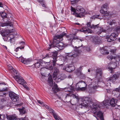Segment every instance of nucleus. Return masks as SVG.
Here are the masks:
<instances>
[{"label":"nucleus","instance_id":"338daca9","mask_svg":"<svg viewBox=\"0 0 120 120\" xmlns=\"http://www.w3.org/2000/svg\"><path fill=\"white\" fill-rule=\"evenodd\" d=\"M75 50V51H76L78 53L79 52V50H77V49L76 50Z\"/></svg>","mask_w":120,"mask_h":120},{"label":"nucleus","instance_id":"ea45409f","mask_svg":"<svg viewBox=\"0 0 120 120\" xmlns=\"http://www.w3.org/2000/svg\"><path fill=\"white\" fill-rule=\"evenodd\" d=\"M100 15H94L91 17V18L93 19H95V18H98L99 19H100L99 17Z\"/></svg>","mask_w":120,"mask_h":120},{"label":"nucleus","instance_id":"4c0bfd02","mask_svg":"<svg viewBox=\"0 0 120 120\" xmlns=\"http://www.w3.org/2000/svg\"><path fill=\"white\" fill-rule=\"evenodd\" d=\"M99 24H98L96 25H94V24H92V27L91 28L94 29H96V28L98 27L99 26Z\"/></svg>","mask_w":120,"mask_h":120},{"label":"nucleus","instance_id":"4d7b16f0","mask_svg":"<svg viewBox=\"0 0 120 120\" xmlns=\"http://www.w3.org/2000/svg\"><path fill=\"white\" fill-rule=\"evenodd\" d=\"M2 46V47L3 48H5L6 49H7V47L6 46H5L4 45H3Z\"/></svg>","mask_w":120,"mask_h":120},{"label":"nucleus","instance_id":"f704fd0d","mask_svg":"<svg viewBox=\"0 0 120 120\" xmlns=\"http://www.w3.org/2000/svg\"><path fill=\"white\" fill-rule=\"evenodd\" d=\"M96 71L97 74L98 75L99 74L100 75H101L102 73L101 70L100 69H97Z\"/></svg>","mask_w":120,"mask_h":120},{"label":"nucleus","instance_id":"6ab92c4d","mask_svg":"<svg viewBox=\"0 0 120 120\" xmlns=\"http://www.w3.org/2000/svg\"><path fill=\"white\" fill-rule=\"evenodd\" d=\"M117 102L116 100H115L114 98H112L110 100V103L112 107H114L116 105Z\"/></svg>","mask_w":120,"mask_h":120},{"label":"nucleus","instance_id":"bf43d9fd","mask_svg":"<svg viewBox=\"0 0 120 120\" xmlns=\"http://www.w3.org/2000/svg\"><path fill=\"white\" fill-rule=\"evenodd\" d=\"M45 107L48 110L50 108L49 107L48 105H47L45 106Z\"/></svg>","mask_w":120,"mask_h":120},{"label":"nucleus","instance_id":"6e6d98bb","mask_svg":"<svg viewBox=\"0 0 120 120\" xmlns=\"http://www.w3.org/2000/svg\"><path fill=\"white\" fill-rule=\"evenodd\" d=\"M58 87L57 85L56 84H55L54 86L52 88H57Z\"/></svg>","mask_w":120,"mask_h":120},{"label":"nucleus","instance_id":"a18cd8bd","mask_svg":"<svg viewBox=\"0 0 120 120\" xmlns=\"http://www.w3.org/2000/svg\"><path fill=\"white\" fill-rule=\"evenodd\" d=\"M87 26L88 27H89L90 28H91L92 27V25H91V22H87Z\"/></svg>","mask_w":120,"mask_h":120},{"label":"nucleus","instance_id":"09e8293b","mask_svg":"<svg viewBox=\"0 0 120 120\" xmlns=\"http://www.w3.org/2000/svg\"><path fill=\"white\" fill-rule=\"evenodd\" d=\"M116 51V50L115 49H112L110 51L113 53H115Z\"/></svg>","mask_w":120,"mask_h":120},{"label":"nucleus","instance_id":"79ce46f5","mask_svg":"<svg viewBox=\"0 0 120 120\" xmlns=\"http://www.w3.org/2000/svg\"><path fill=\"white\" fill-rule=\"evenodd\" d=\"M115 22V20H112V21H109L107 22V23H108L110 25H112L113 24H114Z\"/></svg>","mask_w":120,"mask_h":120},{"label":"nucleus","instance_id":"2f4dec72","mask_svg":"<svg viewBox=\"0 0 120 120\" xmlns=\"http://www.w3.org/2000/svg\"><path fill=\"white\" fill-rule=\"evenodd\" d=\"M52 91L54 93L57 92L60 90V89L58 87L57 88H52Z\"/></svg>","mask_w":120,"mask_h":120},{"label":"nucleus","instance_id":"de8ad7c7","mask_svg":"<svg viewBox=\"0 0 120 120\" xmlns=\"http://www.w3.org/2000/svg\"><path fill=\"white\" fill-rule=\"evenodd\" d=\"M107 58L109 59L112 60L113 59V57L112 56H107Z\"/></svg>","mask_w":120,"mask_h":120},{"label":"nucleus","instance_id":"58836bf2","mask_svg":"<svg viewBox=\"0 0 120 120\" xmlns=\"http://www.w3.org/2000/svg\"><path fill=\"white\" fill-rule=\"evenodd\" d=\"M20 43V44H22L23 45L22 46V47L20 46L19 47H18V48L20 49H23L24 48V45L25 44L24 42V41H22V42H21Z\"/></svg>","mask_w":120,"mask_h":120},{"label":"nucleus","instance_id":"864d4df0","mask_svg":"<svg viewBox=\"0 0 120 120\" xmlns=\"http://www.w3.org/2000/svg\"><path fill=\"white\" fill-rule=\"evenodd\" d=\"M53 68V67L52 66H50L48 67V69L49 70H52Z\"/></svg>","mask_w":120,"mask_h":120},{"label":"nucleus","instance_id":"9b49d317","mask_svg":"<svg viewBox=\"0 0 120 120\" xmlns=\"http://www.w3.org/2000/svg\"><path fill=\"white\" fill-rule=\"evenodd\" d=\"M14 30L13 29L11 30H2L1 32L0 33L2 36L6 37L10 33L13 32Z\"/></svg>","mask_w":120,"mask_h":120},{"label":"nucleus","instance_id":"cd10ccee","mask_svg":"<svg viewBox=\"0 0 120 120\" xmlns=\"http://www.w3.org/2000/svg\"><path fill=\"white\" fill-rule=\"evenodd\" d=\"M82 81V82H83L84 84L85 85V87H79L78 88V89L79 90H80L82 91H84L86 89V84L84 82V81Z\"/></svg>","mask_w":120,"mask_h":120},{"label":"nucleus","instance_id":"e433bc0d","mask_svg":"<svg viewBox=\"0 0 120 120\" xmlns=\"http://www.w3.org/2000/svg\"><path fill=\"white\" fill-rule=\"evenodd\" d=\"M34 65L35 68H39L40 66V63L39 62H37L34 64Z\"/></svg>","mask_w":120,"mask_h":120},{"label":"nucleus","instance_id":"20e7f679","mask_svg":"<svg viewBox=\"0 0 120 120\" xmlns=\"http://www.w3.org/2000/svg\"><path fill=\"white\" fill-rule=\"evenodd\" d=\"M108 8V4L105 3L101 7V9L100 11L101 13L104 14V16H108L109 15H111L110 12L107 11Z\"/></svg>","mask_w":120,"mask_h":120},{"label":"nucleus","instance_id":"2eb2a0df","mask_svg":"<svg viewBox=\"0 0 120 120\" xmlns=\"http://www.w3.org/2000/svg\"><path fill=\"white\" fill-rule=\"evenodd\" d=\"M67 92H69L68 94H66V98L67 96H71L72 95V92L74 90V87L72 86H70L67 88Z\"/></svg>","mask_w":120,"mask_h":120},{"label":"nucleus","instance_id":"39448f33","mask_svg":"<svg viewBox=\"0 0 120 120\" xmlns=\"http://www.w3.org/2000/svg\"><path fill=\"white\" fill-rule=\"evenodd\" d=\"M66 34V33L63 32L60 35H56L54 37L53 41L51 45H49V47H51V46L55 43L59 42L60 41V39L62 38Z\"/></svg>","mask_w":120,"mask_h":120},{"label":"nucleus","instance_id":"c9c22d12","mask_svg":"<svg viewBox=\"0 0 120 120\" xmlns=\"http://www.w3.org/2000/svg\"><path fill=\"white\" fill-rule=\"evenodd\" d=\"M1 17L3 19L6 18L7 17L6 16V14L5 12L2 13L1 15Z\"/></svg>","mask_w":120,"mask_h":120},{"label":"nucleus","instance_id":"423d86ee","mask_svg":"<svg viewBox=\"0 0 120 120\" xmlns=\"http://www.w3.org/2000/svg\"><path fill=\"white\" fill-rule=\"evenodd\" d=\"M76 10L78 12L77 13L79 16L78 17L81 18L84 16L85 10L82 7L77 6L76 7Z\"/></svg>","mask_w":120,"mask_h":120},{"label":"nucleus","instance_id":"680f3d73","mask_svg":"<svg viewBox=\"0 0 120 120\" xmlns=\"http://www.w3.org/2000/svg\"><path fill=\"white\" fill-rule=\"evenodd\" d=\"M24 119L25 120H29L28 118L27 117H24Z\"/></svg>","mask_w":120,"mask_h":120},{"label":"nucleus","instance_id":"5701e85b","mask_svg":"<svg viewBox=\"0 0 120 120\" xmlns=\"http://www.w3.org/2000/svg\"><path fill=\"white\" fill-rule=\"evenodd\" d=\"M109 104L108 101H107L105 100L104 101L102 102L99 103V105L101 107H103L105 106L108 105Z\"/></svg>","mask_w":120,"mask_h":120},{"label":"nucleus","instance_id":"c85d7f7f","mask_svg":"<svg viewBox=\"0 0 120 120\" xmlns=\"http://www.w3.org/2000/svg\"><path fill=\"white\" fill-rule=\"evenodd\" d=\"M68 69H69L71 71H73L75 69V67L74 66H72L71 67H69V66H68L67 67L64 68H63V69L64 70H68Z\"/></svg>","mask_w":120,"mask_h":120},{"label":"nucleus","instance_id":"5fc2aeb1","mask_svg":"<svg viewBox=\"0 0 120 120\" xmlns=\"http://www.w3.org/2000/svg\"><path fill=\"white\" fill-rule=\"evenodd\" d=\"M115 90L116 91H119L120 90V89L119 88H116L115 89Z\"/></svg>","mask_w":120,"mask_h":120},{"label":"nucleus","instance_id":"0e129e2a","mask_svg":"<svg viewBox=\"0 0 120 120\" xmlns=\"http://www.w3.org/2000/svg\"><path fill=\"white\" fill-rule=\"evenodd\" d=\"M82 66H80V67L79 68V69H80V70H82Z\"/></svg>","mask_w":120,"mask_h":120},{"label":"nucleus","instance_id":"ddd939ff","mask_svg":"<svg viewBox=\"0 0 120 120\" xmlns=\"http://www.w3.org/2000/svg\"><path fill=\"white\" fill-rule=\"evenodd\" d=\"M19 57V60L25 64H28L31 61V60L30 59H26L21 56Z\"/></svg>","mask_w":120,"mask_h":120},{"label":"nucleus","instance_id":"69168bd1","mask_svg":"<svg viewBox=\"0 0 120 120\" xmlns=\"http://www.w3.org/2000/svg\"><path fill=\"white\" fill-rule=\"evenodd\" d=\"M97 86H93V88L94 89H96L97 88Z\"/></svg>","mask_w":120,"mask_h":120},{"label":"nucleus","instance_id":"37998d69","mask_svg":"<svg viewBox=\"0 0 120 120\" xmlns=\"http://www.w3.org/2000/svg\"><path fill=\"white\" fill-rule=\"evenodd\" d=\"M66 78V75H64L61 76L60 78L61 80H64Z\"/></svg>","mask_w":120,"mask_h":120},{"label":"nucleus","instance_id":"49530a36","mask_svg":"<svg viewBox=\"0 0 120 120\" xmlns=\"http://www.w3.org/2000/svg\"><path fill=\"white\" fill-rule=\"evenodd\" d=\"M76 74L78 76L83 75V73L81 71H79L77 72Z\"/></svg>","mask_w":120,"mask_h":120},{"label":"nucleus","instance_id":"e2e57ef3","mask_svg":"<svg viewBox=\"0 0 120 120\" xmlns=\"http://www.w3.org/2000/svg\"><path fill=\"white\" fill-rule=\"evenodd\" d=\"M0 7H3V4H2L1 3H0Z\"/></svg>","mask_w":120,"mask_h":120},{"label":"nucleus","instance_id":"393cba45","mask_svg":"<svg viewBox=\"0 0 120 120\" xmlns=\"http://www.w3.org/2000/svg\"><path fill=\"white\" fill-rule=\"evenodd\" d=\"M81 31L85 33H89L90 32V30L89 28H83L81 30Z\"/></svg>","mask_w":120,"mask_h":120},{"label":"nucleus","instance_id":"412c9836","mask_svg":"<svg viewBox=\"0 0 120 120\" xmlns=\"http://www.w3.org/2000/svg\"><path fill=\"white\" fill-rule=\"evenodd\" d=\"M97 116L99 117L101 120H104L103 117V113L100 111H99L97 113Z\"/></svg>","mask_w":120,"mask_h":120},{"label":"nucleus","instance_id":"0eeeda50","mask_svg":"<svg viewBox=\"0 0 120 120\" xmlns=\"http://www.w3.org/2000/svg\"><path fill=\"white\" fill-rule=\"evenodd\" d=\"M9 97L11 100L15 102L18 101L19 100V96L14 93L11 92L9 94Z\"/></svg>","mask_w":120,"mask_h":120},{"label":"nucleus","instance_id":"72a5a7b5","mask_svg":"<svg viewBox=\"0 0 120 120\" xmlns=\"http://www.w3.org/2000/svg\"><path fill=\"white\" fill-rule=\"evenodd\" d=\"M101 51L102 53L104 55L108 54L109 53V52L107 51V50L106 49H102Z\"/></svg>","mask_w":120,"mask_h":120},{"label":"nucleus","instance_id":"3c124183","mask_svg":"<svg viewBox=\"0 0 120 120\" xmlns=\"http://www.w3.org/2000/svg\"><path fill=\"white\" fill-rule=\"evenodd\" d=\"M41 5L43 7L45 8H46L45 4V3L43 2L41 4Z\"/></svg>","mask_w":120,"mask_h":120},{"label":"nucleus","instance_id":"8fccbe9b","mask_svg":"<svg viewBox=\"0 0 120 120\" xmlns=\"http://www.w3.org/2000/svg\"><path fill=\"white\" fill-rule=\"evenodd\" d=\"M72 96V97H73V98H78V97L76 95L74 94H72L71 95Z\"/></svg>","mask_w":120,"mask_h":120},{"label":"nucleus","instance_id":"1a4fd4ad","mask_svg":"<svg viewBox=\"0 0 120 120\" xmlns=\"http://www.w3.org/2000/svg\"><path fill=\"white\" fill-rule=\"evenodd\" d=\"M116 36L115 33H112L111 34L110 36H107L106 38L107 39V41L108 42H110L115 40Z\"/></svg>","mask_w":120,"mask_h":120},{"label":"nucleus","instance_id":"a878e982","mask_svg":"<svg viewBox=\"0 0 120 120\" xmlns=\"http://www.w3.org/2000/svg\"><path fill=\"white\" fill-rule=\"evenodd\" d=\"M48 81L49 83L50 84V86H52L53 85V83L51 75H50L49 76Z\"/></svg>","mask_w":120,"mask_h":120},{"label":"nucleus","instance_id":"c03bdc74","mask_svg":"<svg viewBox=\"0 0 120 120\" xmlns=\"http://www.w3.org/2000/svg\"><path fill=\"white\" fill-rule=\"evenodd\" d=\"M57 74L55 73L54 74L53 73L52 75V77L54 80H55L56 78Z\"/></svg>","mask_w":120,"mask_h":120},{"label":"nucleus","instance_id":"bb28decb","mask_svg":"<svg viewBox=\"0 0 120 120\" xmlns=\"http://www.w3.org/2000/svg\"><path fill=\"white\" fill-rule=\"evenodd\" d=\"M19 110L20 112V114L21 115L25 114L26 113V111L24 110L23 108L19 109Z\"/></svg>","mask_w":120,"mask_h":120},{"label":"nucleus","instance_id":"f8f14e48","mask_svg":"<svg viewBox=\"0 0 120 120\" xmlns=\"http://www.w3.org/2000/svg\"><path fill=\"white\" fill-rule=\"evenodd\" d=\"M49 112L52 113V115L56 120H62L60 117L55 113L54 111L51 108L48 110Z\"/></svg>","mask_w":120,"mask_h":120},{"label":"nucleus","instance_id":"a19ab883","mask_svg":"<svg viewBox=\"0 0 120 120\" xmlns=\"http://www.w3.org/2000/svg\"><path fill=\"white\" fill-rule=\"evenodd\" d=\"M71 2L72 4H74L77 3L79 1L78 0H71Z\"/></svg>","mask_w":120,"mask_h":120},{"label":"nucleus","instance_id":"774afa93","mask_svg":"<svg viewBox=\"0 0 120 120\" xmlns=\"http://www.w3.org/2000/svg\"><path fill=\"white\" fill-rule=\"evenodd\" d=\"M49 57V56L48 55V54L46 55V57Z\"/></svg>","mask_w":120,"mask_h":120},{"label":"nucleus","instance_id":"7c9ffc66","mask_svg":"<svg viewBox=\"0 0 120 120\" xmlns=\"http://www.w3.org/2000/svg\"><path fill=\"white\" fill-rule=\"evenodd\" d=\"M12 71V72H11V73L14 74V76H13V77L14 79L15 77H16L19 76L18 75V73L17 71L15 70L14 72H13V71Z\"/></svg>","mask_w":120,"mask_h":120},{"label":"nucleus","instance_id":"7ed1b4c3","mask_svg":"<svg viewBox=\"0 0 120 120\" xmlns=\"http://www.w3.org/2000/svg\"><path fill=\"white\" fill-rule=\"evenodd\" d=\"M15 79L19 84L22 85L27 90H29V88L26 85V84L24 79L21 76H17L15 78Z\"/></svg>","mask_w":120,"mask_h":120},{"label":"nucleus","instance_id":"6e6552de","mask_svg":"<svg viewBox=\"0 0 120 120\" xmlns=\"http://www.w3.org/2000/svg\"><path fill=\"white\" fill-rule=\"evenodd\" d=\"M14 38V36L13 34H11L7 37H4L3 39L4 41L10 42V43H12L15 41Z\"/></svg>","mask_w":120,"mask_h":120},{"label":"nucleus","instance_id":"473e14b6","mask_svg":"<svg viewBox=\"0 0 120 120\" xmlns=\"http://www.w3.org/2000/svg\"><path fill=\"white\" fill-rule=\"evenodd\" d=\"M8 70L10 71L11 72H12V71H13V72H14L15 71V69L13 68V67L10 65H8Z\"/></svg>","mask_w":120,"mask_h":120},{"label":"nucleus","instance_id":"f257e3e1","mask_svg":"<svg viewBox=\"0 0 120 120\" xmlns=\"http://www.w3.org/2000/svg\"><path fill=\"white\" fill-rule=\"evenodd\" d=\"M79 105L86 108H92V112L94 114L99 110L101 107L99 104L94 106L92 98L89 97L85 98L83 103H81Z\"/></svg>","mask_w":120,"mask_h":120},{"label":"nucleus","instance_id":"dca6fc26","mask_svg":"<svg viewBox=\"0 0 120 120\" xmlns=\"http://www.w3.org/2000/svg\"><path fill=\"white\" fill-rule=\"evenodd\" d=\"M118 75L115 74L113 75L112 77H110L108 79V81H110L113 83L115 82L118 78Z\"/></svg>","mask_w":120,"mask_h":120},{"label":"nucleus","instance_id":"603ef678","mask_svg":"<svg viewBox=\"0 0 120 120\" xmlns=\"http://www.w3.org/2000/svg\"><path fill=\"white\" fill-rule=\"evenodd\" d=\"M1 116H2L3 118V119H4V118H5V115H0V120L1 119Z\"/></svg>","mask_w":120,"mask_h":120},{"label":"nucleus","instance_id":"4be33fe9","mask_svg":"<svg viewBox=\"0 0 120 120\" xmlns=\"http://www.w3.org/2000/svg\"><path fill=\"white\" fill-rule=\"evenodd\" d=\"M71 11L73 12V15H74L75 16L77 17V16H79L78 15L77 13L76 12V9L74 8L72 6L71 7Z\"/></svg>","mask_w":120,"mask_h":120},{"label":"nucleus","instance_id":"a211bd4d","mask_svg":"<svg viewBox=\"0 0 120 120\" xmlns=\"http://www.w3.org/2000/svg\"><path fill=\"white\" fill-rule=\"evenodd\" d=\"M0 26L2 27L8 26H9L10 27H12L13 26L12 24L10 22H8L0 23Z\"/></svg>","mask_w":120,"mask_h":120},{"label":"nucleus","instance_id":"13d9d810","mask_svg":"<svg viewBox=\"0 0 120 120\" xmlns=\"http://www.w3.org/2000/svg\"><path fill=\"white\" fill-rule=\"evenodd\" d=\"M1 94V96H5V93H2Z\"/></svg>","mask_w":120,"mask_h":120},{"label":"nucleus","instance_id":"c756f323","mask_svg":"<svg viewBox=\"0 0 120 120\" xmlns=\"http://www.w3.org/2000/svg\"><path fill=\"white\" fill-rule=\"evenodd\" d=\"M66 37L68 40L69 41L72 40L73 38V35L71 34L67 35Z\"/></svg>","mask_w":120,"mask_h":120},{"label":"nucleus","instance_id":"aec40b11","mask_svg":"<svg viewBox=\"0 0 120 120\" xmlns=\"http://www.w3.org/2000/svg\"><path fill=\"white\" fill-rule=\"evenodd\" d=\"M50 61L49 60L48 62H46L42 60L41 61V64L44 66L47 67L49 65Z\"/></svg>","mask_w":120,"mask_h":120},{"label":"nucleus","instance_id":"f03ea898","mask_svg":"<svg viewBox=\"0 0 120 120\" xmlns=\"http://www.w3.org/2000/svg\"><path fill=\"white\" fill-rule=\"evenodd\" d=\"M51 57L52 58V65L54 68L53 73L58 74L59 72V71L56 67H58L59 66H60V65L56 63L57 61V52L56 51L53 52L51 53Z\"/></svg>","mask_w":120,"mask_h":120},{"label":"nucleus","instance_id":"4468645a","mask_svg":"<svg viewBox=\"0 0 120 120\" xmlns=\"http://www.w3.org/2000/svg\"><path fill=\"white\" fill-rule=\"evenodd\" d=\"M77 55V54L75 53L72 52L68 53L67 55L66 56V58L69 60L72 59L76 57Z\"/></svg>","mask_w":120,"mask_h":120},{"label":"nucleus","instance_id":"f3484780","mask_svg":"<svg viewBox=\"0 0 120 120\" xmlns=\"http://www.w3.org/2000/svg\"><path fill=\"white\" fill-rule=\"evenodd\" d=\"M115 62L113 63H110L109 64L108 66H111V67H109L108 68L112 71L113 69H115L116 67L117 66Z\"/></svg>","mask_w":120,"mask_h":120},{"label":"nucleus","instance_id":"b1692460","mask_svg":"<svg viewBox=\"0 0 120 120\" xmlns=\"http://www.w3.org/2000/svg\"><path fill=\"white\" fill-rule=\"evenodd\" d=\"M107 31V28H105L103 27H100L99 31L100 32L99 34H101V32H103L104 33H106Z\"/></svg>","mask_w":120,"mask_h":120},{"label":"nucleus","instance_id":"052dcab7","mask_svg":"<svg viewBox=\"0 0 120 120\" xmlns=\"http://www.w3.org/2000/svg\"><path fill=\"white\" fill-rule=\"evenodd\" d=\"M37 101V102H38V103H39L40 104H42L40 100H38Z\"/></svg>","mask_w":120,"mask_h":120},{"label":"nucleus","instance_id":"9d476101","mask_svg":"<svg viewBox=\"0 0 120 120\" xmlns=\"http://www.w3.org/2000/svg\"><path fill=\"white\" fill-rule=\"evenodd\" d=\"M55 47L58 48L60 50H61L63 49L65 45L64 44V43L60 42L59 41V42L55 44L52 45L51 47Z\"/></svg>","mask_w":120,"mask_h":120}]
</instances>
